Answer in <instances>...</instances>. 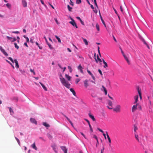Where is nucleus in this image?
Returning a JSON list of instances; mask_svg holds the SVG:
<instances>
[{
	"mask_svg": "<svg viewBox=\"0 0 153 153\" xmlns=\"http://www.w3.org/2000/svg\"><path fill=\"white\" fill-rule=\"evenodd\" d=\"M60 79L62 85L67 88H69L70 87L71 85L64 78H60Z\"/></svg>",
	"mask_w": 153,
	"mask_h": 153,
	"instance_id": "nucleus-1",
	"label": "nucleus"
},
{
	"mask_svg": "<svg viewBox=\"0 0 153 153\" xmlns=\"http://www.w3.org/2000/svg\"><path fill=\"white\" fill-rule=\"evenodd\" d=\"M113 111L119 113L121 111V106L119 104H117L116 105L114 108H112Z\"/></svg>",
	"mask_w": 153,
	"mask_h": 153,
	"instance_id": "nucleus-2",
	"label": "nucleus"
},
{
	"mask_svg": "<svg viewBox=\"0 0 153 153\" xmlns=\"http://www.w3.org/2000/svg\"><path fill=\"white\" fill-rule=\"evenodd\" d=\"M8 59L11 61L12 63L15 62L16 64V68L18 69L19 68V65L18 64V62L16 59H15L14 60L11 57H9Z\"/></svg>",
	"mask_w": 153,
	"mask_h": 153,
	"instance_id": "nucleus-3",
	"label": "nucleus"
},
{
	"mask_svg": "<svg viewBox=\"0 0 153 153\" xmlns=\"http://www.w3.org/2000/svg\"><path fill=\"white\" fill-rule=\"evenodd\" d=\"M107 103L108 105H110V107H109L108 106H107V107L109 109H112V105L113 103L112 102L109 100H107Z\"/></svg>",
	"mask_w": 153,
	"mask_h": 153,
	"instance_id": "nucleus-4",
	"label": "nucleus"
},
{
	"mask_svg": "<svg viewBox=\"0 0 153 153\" xmlns=\"http://www.w3.org/2000/svg\"><path fill=\"white\" fill-rule=\"evenodd\" d=\"M134 104V105L133 106L132 108V112H134L135 111H136L138 107V103H136Z\"/></svg>",
	"mask_w": 153,
	"mask_h": 153,
	"instance_id": "nucleus-5",
	"label": "nucleus"
},
{
	"mask_svg": "<svg viewBox=\"0 0 153 153\" xmlns=\"http://www.w3.org/2000/svg\"><path fill=\"white\" fill-rule=\"evenodd\" d=\"M72 21L69 22V23L71 24L73 26H75L76 28H78V27L75 22V21L73 19H71Z\"/></svg>",
	"mask_w": 153,
	"mask_h": 153,
	"instance_id": "nucleus-6",
	"label": "nucleus"
},
{
	"mask_svg": "<svg viewBox=\"0 0 153 153\" xmlns=\"http://www.w3.org/2000/svg\"><path fill=\"white\" fill-rule=\"evenodd\" d=\"M6 38L11 42H14L16 40V38H12L8 36H7Z\"/></svg>",
	"mask_w": 153,
	"mask_h": 153,
	"instance_id": "nucleus-7",
	"label": "nucleus"
},
{
	"mask_svg": "<svg viewBox=\"0 0 153 153\" xmlns=\"http://www.w3.org/2000/svg\"><path fill=\"white\" fill-rule=\"evenodd\" d=\"M0 50L4 54V55L6 56H8V54L2 48V47L1 46H0Z\"/></svg>",
	"mask_w": 153,
	"mask_h": 153,
	"instance_id": "nucleus-8",
	"label": "nucleus"
},
{
	"mask_svg": "<svg viewBox=\"0 0 153 153\" xmlns=\"http://www.w3.org/2000/svg\"><path fill=\"white\" fill-rule=\"evenodd\" d=\"M138 96L137 95H135L134 97V104L138 103L137 102L138 101Z\"/></svg>",
	"mask_w": 153,
	"mask_h": 153,
	"instance_id": "nucleus-9",
	"label": "nucleus"
},
{
	"mask_svg": "<svg viewBox=\"0 0 153 153\" xmlns=\"http://www.w3.org/2000/svg\"><path fill=\"white\" fill-rule=\"evenodd\" d=\"M22 4L24 7H27V2L25 0H22Z\"/></svg>",
	"mask_w": 153,
	"mask_h": 153,
	"instance_id": "nucleus-10",
	"label": "nucleus"
},
{
	"mask_svg": "<svg viewBox=\"0 0 153 153\" xmlns=\"http://www.w3.org/2000/svg\"><path fill=\"white\" fill-rule=\"evenodd\" d=\"M83 82L85 87L87 88L89 86L88 80L87 79H86Z\"/></svg>",
	"mask_w": 153,
	"mask_h": 153,
	"instance_id": "nucleus-11",
	"label": "nucleus"
},
{
	"mask_svg": "<svg viewBox=\"0 0 153 153\" xmlns=\"http://www.w3.org/2000/svg\"><path fill=\"white\" fill-rule=\"evenodd\" d=\"M137 91L138 92L140 97V100H142V97L141 96V91L140 89L139 88H137Z\"/></svg>",
	"mask_w": 153,
	"mask_h": 153,
	"instance_id": "nucleus-12",
	"label": "nucleus"
},
{
	"mask_svg": "<svg viewBox=\"0 0 153 153\" xmlns=\"http://www.w3.org/2000/svg\"><path fill=\"white\" fill-rule=\"evenodd\" d=\"M61 149L64 151V153H67L68 150L64 146H61Z\"/></svg>",
	"mask_w": 153,
	"mask_h": 153,
	"instance_id": "nucleus-13",
	"label": "nucleus"
},
{
	"mask_svg": "<svg viewBox=\"0 0 153 153\" xmlns=\"http://www.w3.org/2000/svg\"><path fill=\"white\" fill-rule=\"evenodd\" d=\"M123 56L126 59V61H127L128 64L129 65L130 64V62L128 59V57L125 55Z\"/></svg>",
	"mask_w": 153,
	"mask_h": 153,
	"instance_id": "nucleus-14",
	"label": "nucleus"
},
{
	"mask_svg": "<svg viewBox=\"0 0 153 153\" xmlns=\"http://www.w3.org/2000/svg\"><path fill=\"white\" fill-rule=\"evenodd\" d=\"M30 121L33 123H34L35 124H37V121L36 120L34 119L33 118H31L30 119Z\"/></svg>",
	"mask_w": 153,
	"mask_h": 153,
	"instance_id": "nucleus-15",
	"label": "nucleus"
},
{
	"mask_svg": "<svg viewBox=\"0 0 153 153\" xmlns=\"http://www.w3.org/2000/svg\"><path fill=\"white\" fill-rule=\"evenodd\" d=\"M78 69L79 70L81 73L83 74V72L82 70V67L80 65H79L77 67Z\"/></svg>",
	"mask_w": 153,
	"mask_h": 153,
	"instance_id": "nucleus-16",
	"label": "nucleus"
},
{
	"mask_svg": "<svg viewBox=\"0 0 153 153\" xmlns=\"http://www.w3.org/2000/svg\"><path fill=\"white\" fill-rule=\"evenodd\" d=\"M31 147L34 149L36 150H37V148L36 146L35 143H33L31 145Z\"/></svg>",
	"mask_w": 153,
	"mask_h": 153,
	"instance_id": "nucleus-17",
	"label": "nucleus"
},
{
	"mask_svg": "<svg viewBox=\"0 0 153 153\" xmlns=\"http://www.w3.org/2000/svg\"><path fill=\"white\" fill-rule=\"evenodd\" d=\"M51 147L52 148H53V150L56 153H57V149L56 148V146L55 145H52L51 146Z\"/></svg>",
	"mask_w": 153,
	"mask_h": 153,
	"instance_id": "nucleus-18",
	"label": "nucleus"
},
{
	"mask_svg": "<svg viewBox=\"0 0 153 153\" xmlns=\"http://www.w3.org/2000/svg\"><path fill=\"white\" fill-rule=\"evenodd\" d=\"M134 134L135 137V138H136V139L137 140L138 142H140V141L139 139V138L138 136L137 133H135Z\"/></svg>",
	"mask_w": 153,
	"mask_h": 153,
	"instance_id": "nucleus-19",
	"label": "nucleus"
},
{
	"mask_svg": "<svg viewBox=\"0 0 153 153\" xmlns=\"http://www.w3.org/2000/svg\"><path fill=\"white\" fill-rule=\"evenodd\" d=\"M70 91L72 92L73 94V95L74 96H76V92H75V91H74V89L72 88H71L70 89Z\"/></svg>",
	"mask_w": 153,
	"mask_h": 153,
	"instance_id": "nucleus-20",
	"label": "nucleus"
},
{
	"mask_svg": "<svg viewBox=\"0 0 153 153\" xmlns=\"http://www.w3.org/2000/svg\"><path fill=\"white\" fill-rule=\"evenodd\" d=\"M103 62L104 64V65L103 66L104 68H106L108 67V65L107 63L105 61L104 59H102Z\"/></svg>",
	"mask_w": 153,
	"mask_h": 153,
	"instance_id": "nucleus-21",
	"label": "nucleus"
},
{
	"mask_svg": "<svg viewBox=\"0 0 153 153\" xmlns=\"http://www.w3.org/2000/svg\"><path fill=\"white\" fill-rule=\"evenodd\" d=\"M106 136L107 137L108 140V142L110 143H111V139L108 134V132L107 131H106Z\"/></svg>",
	"mask_w": 153,
	"mask_h": 153,
	"instance_id": "nucleus-22",
	"label": "nucleus"
},
{
	"mask_svg": "<svg viewBox=\"0 0 153 153\" xmlns=\"http://www.w3.org/2000/svg\"><path fill=\"white\" fill-rule=\"evenodd\" d=\"M89 117L94 121H95V119L94 117V116L91 115L90 114H89Z\"/></svg>",
	"mask_w": 153,
	"mask_h": 153,
	"instance_id": "nucleus-23",
	"label": "nucleus"
},
{
	"mask_svg": "<svg viewBox=\"0 0 153 153\" xmlns=\"http://www.w3.org/2000/svg\"><path fill=\"white\" fill-rule=\"evenodd\" d=\"M97 59L95 58V59L97 63L98 62V60L100 62H102V61L101 59H100L98 55L97 56Z\"/></svg>",
	"mask_w": 153,
	"mask_h": 153,
	"instance_id": "nucleus-24",
	"label": "nucleus"
},
{
	"mask_svg": "<svg viewBox=\"0 0 153 153\" xmlns=\"http://www.w3.org/2000/svg\"><path fill=\"white\" fill-rule=\"evenodd\" d=\"M43 125L44 126L47 127H50V125L47 124L46 122H43Z\"/></svg>",
	"mask_w": 153,
	"mask_h": 153,
	"instance_id": "nucleus-25",
	"label": "nucleus"
},
{
	"mask_svg": "<svg viewBox=\"0 0 153 153\" xmlns=\"http://www.w3.org/2000/svg\"><path fill=\"white\" fill-rule=\"evenodd\" d=\"M143 42L144 44H145L146 46L148 48V49H150L149 46V45H148V44L146 43V42L145 41V40L144 39H143Z\"/></svg>",
	"mask_w": 153,
	"mask_h": 153,
	"instance_id": "nucleus-26",
	"label": "nucleus"
},
{
	"mask_svg": "<svg viewBox=\"0 0 153 153\" xmlns=\"http://www.w3.org/2000/svg\"><path fill=\"white\" fill-rule=\"evenodd\" d=\"M66 78L68 79V80L69 81H70L71 78V77L69 76L68 75L66 74L65 75Z\"/></svg>",
	"mask_w": 153,
	"mask_h": 153,
	"instance_id": "nucleus-27",
	"label": "nucleus"
},
{
	"mask_svg": "<svg viewBox=\"0 0 153 153\" xmlns=\"http://www.w3.org/2000/svg\"><path fill=\"white\" fill-rule=\"evenodd\" d=\"M102 87L103 88V91L105 92V95H106L107 94V91L106 89L105 88L103 85H102Z\"/></svg>",
	"mask_w": 153,
	"mask_h": 153,
	"instance_id": "nucleus-28",
	"label": "nucleus"
},
{
	"mask_svg": "<svg viewBox=\"0 0 153 153\" xmlns=\"http://www.w3.org/2000/svg\"><path fill=\"white\" fill-rule=\"evenodd\" d=\"M138 128L136 126H134V134L135 133H137L136 132V131L137 130Z\"/></svg>",
	"mask_w": 153,
	"mask_h": 153,
	"instance_id": "nucleus-29",
	"label": "nucleus"
},
{
	"mask_svg": "<svg viewBox=\"0 0 153 153\" xmlns=\"http://www.w3.org/2000/svg\"><path fill=\"white\" fill-rule=\"evenodd\" d=\"M55 37L56 38V39L58 40V42H59V43H60L61 42V40L56 35H55Z\"/></svg>",
	"mask_w": 153,
	"mask_h": 153,
	"instance_id": "nucleus-30",
	"label": "nucleus"
},
{
	"mask_svg": "<svg viewBox=\"0 0 153 153\" xmlns=\"http://www.w3.org/2000/svg\"><path fill=\"white\" fill-rule=\"evenodd\" d=\"M23 37L24 38H25L26 39V41L27 42H29V40L28 37L26 36L25 35H24Z\"/></svg>",
	"mask_w": 153,
	"mask_h": 153,
	"instance_id": "nucleus-31",
	"label": "nucleus"
},
{
	"mask_svg": "<svg viewBox=\"0 0 153 153\" xmlns=\"http://www.w3.org/2000/svg\"><path fill=\"white\" fill-rule=\"evenodd\" d=\"M6 61L8 63H9L10 65H11L12 66V67H13V68L14 69L15 68L14 66L12 64L10 61H8L7 60H6Z\"/></svg>",
	"mask_w": 153,
	"mask_h": 153,
	"instance_id": "nucleus-32",
	"label": "nucleus"
},
{
	"mask_svg": "<svg viewBox=\"0 0 153 153\" xmlns=\"http://www.w3.org/2000/svg\"><path fill=\"white\" fill-rule=\"evenodd\" d=\"M83 42L85 43V44L86 45H88V42L86 39L83 38Z\"/></svg>",
	"mask_w": 153,
	"mask_h": 153,
	"instance_id": "nucleus-33",
	"label": "nucleus"
},
{
	"mask_svg": "<svg viewBox=\"0 0 153 153\" xmlns=\"http://www.w3.org/2000/svg\"><path fill=\"white\" fill-rule=\"evenodd\" d=\"M8 108H9V111L10 112V113L12 115V114L13 113V110L10 107H8Z\"/></svg>",
	"mask_w": 153,
	"mask_h": 153,
	"instance_id": "nucleus-34",
	"label": "nucleus"
},
{
	"mask_svg": "<svg viewBox=\"0 0 153 153\" xmlns=\"http://www.w3.org/2000/svg\"><path fill=\"white\" fill-rule=\"evenodd\" d=\"M96 28H97V30L98 31H100V27H99V26L98 25V24H96Z\"/></svg>",
	"mask_w": 153,
	"mask_h": 153,
	"instance_id": "nucleus-35",
	"label": "nucleus"
},
{
	"mask_svg": "<svg viewBox=\"0 0 153 153\" xmlns=\"http://www.w3.org/2000/svg\"><path fill=\"white\" fill-rule=\"evenodd\" d=\"M47 136L48 138L50 140L52 138V136L50 134H48Z\"/></svg>",
	"mask_w": 153,
	"mask_h": 153,
	"instance_id": "nucleus-36",
	"label": "nucleus"
},
{
	"mask_svg": "<svg viewBox=\"0 0 153 153\" xmlns=\"http://www.w3.org/2000/svg\"><path fill=\"white\" fill-rule=\"evenodd\" d=\"M68 68L69 71L70 72V73H71L72 71V69L71 68L70 66H68Z\"/></svg>",
	"mask_w": 153,
	"mask_h": 153,
	"instance_id": "nucleus-37",
	"label": "nucleus"
},
{
	"mask_svg": "<svg viewBox=\"0 0 153 153\" xmlns=\"http://www.w3.org/2000/svg\"><path fill=\"white\" fill-rule=\"evenodd\" d=\"M85 120L86 121V122H87L88 123V124L89 125V127L90 128H91V125H90V123L89 121L87 119H85Z\"/></svg>",
	"mask_w": 153,
	"mask_h": 153,
	"instance_id": "nucleus-38",
	"label": "nucleus"
},
{
	"mask_svg": "<svg viewBox=\"0 0 153 153\" xmlns=\"http://www.w3.org/2000/svg\"><path fill=\"white\" fill-rule=\"evenodd\" d=\"M80 79H79L77 78L75 80V82L76 84H77L78 82L80 81Z\"/></svg>",
	"mask_w": 153,
	"mask_h": 153,
	"instance_id": "nucleus-39",
	"label": "nucleus"
},
{
	"mask_svg": "<svg viewBox=\"0 0 153 153\" xmlns=\"http://www.w3.org/2000/svg\"><path fill=\"white\" fill-rule=\"evenodd\" d=\"M67 7L69 11H71V10L72 9V7H71L69 5H68L67 6Z\"/></svg>",
	"mask_w": 153,
	"mask_h": 153,
	"instance_id": "nucleus-40",
	"label": "nucleus"
},
{
	"mask_svg": "<svg viewBox=\"0 0 153 153\" xmlns=\"http://www.w3.org/2000/svg\"><path fill=\"white\" fill-rule=\"evenodd\" d=\"M6 6L8 8H10L11 7V5L9 3H7L6 4Z\"/></svg>",
	"mask_w": 153,
	"mask_h": 153,
	"instance_id": "nucleus-41",
	"label": "nucleus"
},
{
	"mask_svg": "<svg viewBox=\"0 0 153 153\" xmlns=\"http://www.w3.org/2000/svg\"><path fill=\"white\" fill-rule=\"evenodd\" d=\"M14 46L17 49H18L19 48V47L17 45V44L16 43H14Z\"/></svg>",
	"mask_w": 153,
	"mask_h": 153,
	"instance_id": "nucleus-42",
	"label": "nucleus"
},
{
	"mask_svg": "<svg viewBox=\"0 0 153 153\" xmlns=\"http://www.w3.org/2000/svg\"><path fill=\"white\" fill-rule=\"evenodd\" d=\"M87 71L90 75H91V76L93 74H92V73L90 72V71L88 70L87 69Z\"/></svg>",
	"mask_w": 153,
	"mask_h": 153,
	"instance_id": "nucleus-43",
	"label": "nucleus"
},
{
	"mask_svg": "<svg viewBox=\"0 0 153 153\" xmlns=\"http://www.w3.org/2000/svg\"><path fill=\"white\" fill-rule=\"evenodd\" d=\"M76 2L77 4H79L81 2V0H76Z\"/></svg>",
	"mask_w": 153,
	"mask_h": 153,
	"instance_id": "nucleus-44",
	"label": "nucleus"
},
{
	"mask_svg": "<svg viewBox=\"0 0 153 153\" xmlns=\"http://www.w3.org/2000/svg\"><path fill=\"white\" fill-rule=\"evenodd\" d=\"M30 41L32 43H34V40L33 39L31 38L30 39Z\"/></svg>",
	"mask_w": 153,
	"mask_h": 153,
	"instance_id": "nucleus-45",
	"label": "nucleus"
},
{
	"mask_svg": "<svg viewBox=\"0 0 153 153\" xmlns=\"http://www.w3.org/2000/svg\"><path fill=\"white\" fill-rule=\"evenodd\" d=\"M98 71V72H99L101 75L102 76V74L101 71L100 69H99Z\"/></svg>",
	"mask_w": 153,
	"mask_h": 153,
	"instance_id": "nucleus-46",
	"label": "nucleus"
},
{
	"mask_svg": "<svg viewBox=\"0 0 153 153\" xmlns=\"http://www.w3.org/2000/svg\"><path fill=\"white\" fill-rule=\"evenodd\" d=\"M80 134H81V135H82L85 138V139H86V138L85 135L82 132H80Z\"/></svg>",
	"mask_w": 153,
	"mask_h": 153,
	"instance_id": "nucleus-47",
	"label": "nucleus"
},
{
	"mask_svg": "<svg viewBox=\"0 0 153 153\" xmlns=\"http://www.w3.org/2000/svg\"><path fill=\"white\" fill-rule=\"evenodd\" d=\"M12 33H19V32L18 31H14L12 32Z\"/></svg>",
	"mask_w": 153,
	"mask_h": 153,
	"instance_id": "nucleus-48",
	"label": "nucleus"
},
{
	"mask_svg": "<svg viewBox=\"0 0 153 153\" xmlns=\"http://www.w3.org/2000/svg\"><path fill=\"white\" fill-rule=\"evenodd\" d=\"M97 129L99 131H100V132H101L102 133H103V131L101 129L99 128H97Z\"/></svg>",
	"mask_w": 153,
	"mask_h": 153,
	"instance_id": "nucleus-49",
	"label": "nucleus"
},
{
	"mask_svg": "<svg viewBox=\"0 0 153 153\" xmlns=\"http://www.w3.org/2000/svg\"><path fill=\"white\" fill-rule=\"evenodd\" d=\"M30 71L31 72L33 73V74H34L35 75V72L34 71V70H32V69H30Z\"/></svg>",
	"mask_w": 153,
	"mask_h": 153,
	"instance_id": "nucleus-50",
	"label": "nucleus"
},
{
	"mask_svg": "<svg viewBox=\"0 0 153 153\" xmlns=\"http://www.w3.org/2000/svg\"><path fill=\"white\" fill-rule=\"evenodd\" d=\"M42 88H43L45 90V91H47V88H46V87L44 85V86H43Z\"/></svg>",
	"mask_w": 153,
	"mask_h": 153,
	"instance_id": "nucleus-51",
	"label": "nucleus"
},
{
	"mask_svg": "<svg viewBox=\"0 0 153 153\" xmlns=\"http://www.w3.org/2000/svg\"><path fill=\"white\" fill-rule=\"evenodd\" d=\"M101 20L102 21V23L105 26V27L106 26V25H105V24L104 22V21L103 20V19H101Z\"/></svg>",
	"mask_w": 153,
	"mask_h": 153,
	"instance_id": "nucleus-52",
	"label": "nucleus"
},
{
	"mask_svg": "<svg viewBox=\"0 0 153 153\" xmlns=\"http://www.w3.org/2000/svg\"><path fill=\"white\" fill-rule=\"evenodd\" d=\"M64 116L67 119V120L69 122L70 121V120L65 115H64Z\"/></svg>",
	"mask_w": 153,
	"mask_h": 153,
	"instance_id": "nucleus-53",
	"label": "nucleus"
},
{
	"mask_svg": "<svg viewBox=\"0 0 153 153\" xmlns=\"http://www.w3.org/2000/svg\"><path fill=\"white\" fill-rule=\"evenodd\" d=\"M17 141V142L19 145V146H20V141H19V139H18V140H16Z\"/></svg>",
	"mask_w": 153,
	"mask_h": 153,
	"instance_id": "nucleus-54",
	"label": "nucleus"
},
{
	"mask_svg": "<svg viewBox=\"0 0 153 153\" xmlns=\"http://www.w3.org/2000/svg\"><path fill=\"white\" fill-rule=\"evenodd\" d=\"M80 21V22H81V24L82 25H84V22H83V21L82 20H81Z\"/></svg>",
	"mask_w": 153,
	"mask_h": 153,
	"instance_id": "nucleus-55",
	"label": "nucleus"
},
{
	"mask_svg": "<svg viewBox=\"0 0 153 153\" xmlns=\"http://www.w3.org/2000/svg\"><path fill=\"white\" fill-rule=\"evenodd\" d=\"M138 108H139L140 110H141V106L140 105H139L138 104Z\"/></svg>",
	"mask_w": 153,
	"mask_h": 153,
	"instance_id": "nucleus-56",
	"label": "nucleus"
},
{
	"mask_svg": "<svg viewBox=\"0 0 153 153\" xmlns=\"http://www.w3.org/2000/svg\"><path fill=\"white\" fill-rule=\"evenodd\" d=\"M69 122L71 124V125L72 126L74 127L73 123H72L71 121H69Z\"/></svg>",
	"mask_w": 153,
	"mask_h": 153,
	"instance_id": "nucleus-57",
	"label": "nucleus"
},
{
	"mask_svg": "<svg viewBox=\"0 0 153 153\" xmlns=\"http://www.w3.org/2000/svg\"><path fill=\"white\" fill-rule=\"evenodd\" d=\"M76 18L78 19V20H79V21H80L81 19H80V18L79 17V16H77L76 17Z\"/></svg>",
	"mask_w": 153,
	"mask_h": 153,
	"instance_id": "nucleus-58",
	"label": "nucleus"
},
{
	"mask_svg": "<svg viewBox=\"0 0 153 153\" xmlns=\"http://www.w3.org/2000/svg\"><path fill=\"white\" fill-rule=\"evenodd\" d=\"M92 78L93 79V80H95V78L94 77V76H93V74H92V75H91V76Z\"/></svg>",
	"mask_w": 153,
	"mask_h": 153,
	"instance_id": "nucleus-59",
	"label": "nucleus"
},
{
	"mask_svg": "<svg viewBox=\"0 0 153 153\" xmlns=\"http://www.w3.org/2000/svg\"><path fill=\"white\" fill-rule=\"evenodd\" d=\"M48 46L50 49H53V47H52V46L51 45H48Z\"/></svg>",
	"mask_w": 153,
	"mask_h": 153,
	"instance_id": "nucleus-60",
	"label": "nucleus"
},
{
	"mask_svg": "<svg viewBox=\"0 0 153 153\" xmlns=\"http://www.w3.org/2000/svg\"><path fill=\"white\" fill-rule=\"evenodd\" d=\"M70 4L71 5H72V6L73 5V3L71 1V0H70Z\"/></svg>",
	"mask_w": 153,
	"mask_h": 153,
	"instance_id": "nucleus-61",
	"label": "nucleus"
},
{
	"mask_svg": "<svg viewBox=\"0 0 153 153\" xmlns=\"http://www.w3.org/2000/svg\"><path fill=\"white\" fill-rule=\"evenodd\" d=\"M120 9L122 12H123V9L122 8V7L121 6H120Z\"/></svg>",
	"mask_w": 153,
	"mask_h": 153,
	"instance_id": "nucleus-62",
	"label": "nucleus"
},
{
	"mask_svg": "<svg viewBox=\"0 0 153 153\" xmlns=\"http://www.w3.org/2000/svg\"><path fill=\"white\" fill-rule=\"evenodd\" d=\"M24 45H25L26 47H28V46L27 43L26 42H25L24 43Z\"/></svg>",
	"mask_w": 153,
	"mask_h": 153,
	"instance_id": "nucleus-63",
	"label": "nucleus"
},
{
	"mask_svg": "<svg viewBox=\"0 0 153 153\" xmlns=\"http://www.w3.org/2000/svg\"><path fill=\"white\" fill-rule=\"evenodd\" d=\"M93 11L95 12V13H97V10H94L93 9Z\"/></svg>",
	"mask_w": 153,
	"mask_h": 153,
	"instance_id": "nucleus-64",
	"label": "nucleus"
}]
</instances>
